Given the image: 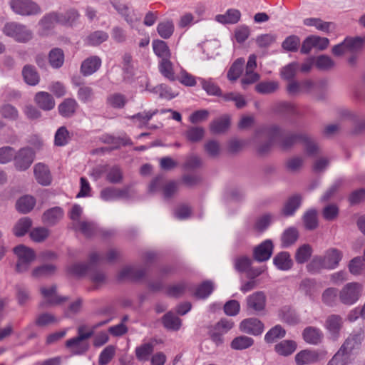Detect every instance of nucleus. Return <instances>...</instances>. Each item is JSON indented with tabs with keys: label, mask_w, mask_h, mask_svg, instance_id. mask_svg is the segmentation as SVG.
Returning <instances> with one entry per match:
<instances>
[{
	"label": "nucleus",
	"mask_w": 365,
	"mask_h": 365,
	"mask_svg": "<svg viewBox=\"0 0 365 365\" xmlns=\"http://www.w3.org/2000/svg\"><path fill=\"white\" fill-rule=\"evenodd\" d=\"M282 134V128L277 125H271L259 128L256 130L255 138L259 140L261 138H266L267 141L260 143L257 147V153L258 155L262 156L267 154L273 143L278 140V138Z\"/></svg>",
	"instance_id": "nucleus-1"
},
{
	"label": "nucleus",
	"mask_w": 365,
	"mask_h": 365,
	"mask_svg": "<svg viewBox=\"0 0 365 365\" xmlns=\"http://www.w3.org/2000/svg\"><path fill=\"white\" fill-rule=\"evenodd\" d=\"M3 34L14 39L19 43H27L30 41L34 36L32 31L26 25L11 21L4 24L2 29Z\"/></svg>",
	"instance_id": "nucleus-2"
},
{
	"label": "nucleus",
	"mask_w": 365,
	"mask_h": 365,
	"mask_svg": "<svg viewBox=\"0 0 365 365\" xmlns=\"http://www.w3.org/2000/svg\"><path fill=\"white\" fill-rule=\"evenodd\" d=\"M363 286L359 282H349L345 284L339 293L340 302L345 305L355 304L361 297Z\"/></svg>",
	"instance_id": "nucleus-3"
},
{
	"label": "nucleus",
	"mask_w": 365,
	"mask_h": 365,
	"mask_svg": "<svg viewBox=\"0 0 365 365\" xmlns=\"http://www.w3.org/2000/svg\"><path fill=\"white\" fill-rule=\"evenodd\" d=\"M14 252L18 257L16 265V272L19 273L26 272L35 259L34 251L24 245H19L14 248Z\"/></svg>",
	"instance_id": "nucleus-4"
},
{
	"label": "nucleus",
	"mask_w": 365,
	"mask_h": 365,
	"mask_svg": "<svg viewBox=\"0 0 365 365\" xmlns=\"http://www.w3.org/2000/svg\"><path fill=\"white\" fill-rule=\"evenodd\" d=\"M11 9L14 13L21 16H31L41 12L40 6L31 0H11Z\"/></svg>",
	"instance_id": "nucleus-5"
},
{
	"label": "nucleus",
	"mask_w": 365,
	"mask_h": 365,
	"mask_svg": "<svg viewBox=\"0 0 365 365\" xmlns=\"http://www.w3.org/2000/svg\"><path fill=\"white\" fill-rule=\"evenodd\" d=\"M14 166L16 170L24 171L27 170L34 160V153L32 149L29 148H24L19 150L17 153H15L14 157Z\"/></svg>",
	"instance_id": "nucleus-6"
},
{
	"label": "nucleus",
	"mask_w": 365,
	"mask_h": 365,
	"mask_svg": "<svg viewBox=\"0 0 365 365\" xmlns=\"http://www.w3.org/2000/svg\"><path fill=\"white\" fill-rule=\"evenodd\" d=\"M234 326V322L227 319H222L214 327H211L209 333L212 340L219 345L222 343V336L230 330Z\"/></svg>",
	"instance_id": "nucleus-7"
},
{
	"label": "nucleus",
	"mask_w": 365,
	"mask_h": 365,
	"mask_svg": "<svg viewBox=\"0 0 365 365\" xmlns=\"http://www.w3.org/2000/svg\"><path fill=\"white\" fill-rule=\"evenodd\" d=\"M89 338H91L90 334L77 336L76 337L67 340L66 341V346L71 349L73 355L83 354L89 349L88 342H85L84 341Z\"/></svg>",
	"instance_id": "nucleus-8"
},
{
	"label": "nucleus",
	"mask_w": 365,
	"mask_h": 365,
	"mask_svg": "<svg viewBox=\"0 0 365 365\" xmlns=\"http://www.w3.org/2000/svg\"><path fill=\"white\" fill-rule=\"evenodd\" d=\"M103 260V258L96 252H93L89 256V263H76L69 267L68 272L75 276L82 277L91 269L93 264Z\"/></svg>",
	"instance_id": "nucleus-9"
},
{
	"label": "nucleus",
	"mask_w": 365,
	"mask_h": 365,
	"mask_svg": "<svg viewBox=\"0 0 365 365\" xmlns=\"http://www.w3.org/2000/svg\"><path fill=\"white\" fill-rule=\"evenodd\" d=\"M278 139L279 147L286 150L292 148L298 142L302 143L303 139H307V133H289L283 135L282 129V134Z\"/></svg>",
	"instance_id": "nucleus-10"
},
{
	"label": "nucleus",
	"mask_w": 365,
	"mask_h": 365,
	"mask_svg": "<svg viewBox=\"0 0 365 365\" xmlns=\"http://www.w3.org/2000/svg\"><path fill=\"white\" fill-rule=\"evenodd\" d=\"M273 252V243L270 240H266L255 247L253 251L254 259L257 262L268 260Z\"/></svg>",
	"instance_id": "nucleus-11"
},
{
	"label": "nucleus",
	"mask_w": 365,
	"mask_h": 365,
	"mask_svg": "<svg viewBox=\"0 0 365 365\" xmlns=\"http://www.w3.org/2000/svg\"><path fill=\"white\" fill-rule=\"evenodd\" d=\"M41 293L46 299L45 302L40 303V307H43L46 304L56 305L63 303L67 300V297H59L56 294V287L51 286L50 288L41 287Z\"/></svg>",
	"instance_id": "nucleus-12"
},
{
	"label": "nucleus",
	"mask_w": 365,
	"mask_h": 365,
	"mask_svg": "<svg viewBox=\"0 0 365 365\" xmlns=\"http://www.w3.org/2000/svg\"><path fill=\"white\" fill-rule=\"evenodd\" d=\"M363 339L364 331L361 329L356 331H354L346 339L339 350L349 356L352 350L357 348L361 344Z\"/></svg>",
	"instance_id": "nucleus-13"
},
{
	"label": "nucleus",
	"mask_w": 365,
	"mask_h": 365,
	"mask_svg": "<svg viewBox=\"0 0 365 365\" xmlns=\"http://www.w3.org/2000/svg\"><path fill=\"white\" fill-rule=\"evenodd\" d=\"M240 329L244 333L256 336L262 334L264 325L256 318H249L241 322Z\"/></svg>",
	"instance_id": "nucleus-14"
},
{
	"label": "nucleus",
	"mask_w": 365,
	"mask_h": 365,
	"mask_svg": "<svg viewBox=\"0 0 365 365\" xmlns=\"http://www.w3.org/2000/svg\"><path fill=\"white\" fill-rule=\"evenodd\" d=\"M101 63L102 61L99 56H89L81 63L80 71L83 76H91L100 68Z\"/></svg>",
	"instance_id": "nucleus-15"
},
{
	"label": "nucleus",
	"mask_w": 365,
	"mask_h": 365,
	"mask_svg": "<svg viewBox=\"0 0 365 365\" xmlns=\"http://www.w3.org/2000/svg\"><path fill=\"white\" fill-rule=\"evenodd\" d=\"M247 309L255 312L264 310L266 296L263 292H256L247 297Z\"/></svg>",
	"instance_id": "nucleus-16"
},
{
	"label": "nucleus",
	"mask_w": 365,
	"mask_h": 365,
	"mask_svg": "<svg viewBox=\"0 0 365 365\" xmlns=\"http://www.w3.org/2000/svg\"><path fill=\"white\" fill-rule=\"evenodd\" d=\"M343 253L336 248H330L327 250L324 255L322 256L326 269H334L336 268L341 260Z\"/></svg>",
	"instance_id": "nucleus-17"
},
{
	"label": "nucleus",
	"mask_w": 365,
	"mask_h": 365,
	"mask_svg": "<svg viewBox=\"0 0 365 365\" xmlns=\"http://www.w3.org/2000/svg\"><path fill=\"white\" fill-rule=\"evenodd\" d=\"M294 360L297 365H309L319 360V354L316 350L304 349L295 355Z\"/></svg>",
	"instance_id": "nucleus-18"
},
{
	"label": "nucleus",
	"mask_w": 365,
	"mask_h": 365,
	"mask_svg": "<svg viewBox=\"0 0 365 365\" xmlns=\"http://www.w3.org/2000/svg\"><path fill=\"white\" fill-rule=\"evenodd\" d=\"M34 173L38 183L43 186L51 182V175L48 168L43 163H37L34 168Z\"/></svg>",
	"instance_id": "nucleus-19"
},
{
	"label": "nucleus",
	"mask_w": 365,
	"mask_h": 365,
	"mask_svg": "<svg viewBox=\"0 0 365 365\" xmlns=\"http://www.w3.org/2000/svg\"><path fill=\"white\" fill-rule=\"evenodd\" d=\"M145 274V271L141 268L127 266L123 267L118 274V280H138L142 279Z\"/></svg>",
	"instance_id": "nucleus-20"
},
{
	"label": "nucleus",
	"mask_w": 365,
	"mask_h": 365,
	"mask_svg": "<svg viewBox=\"0 0 365 365\" xmlns=\"http://www.w3.org/2000/svg\"><path fill=\"white\" fill-rule=\"evenodd\" d=\"M34 101L43 110H51L55 107V100L51 94L45 91L36 93Z\"/></svg>",
	"instance_id": "nucleus-21"
},
{
	"label": "nucleus",
	"mask_w": 365,
	"mask_h": 365,
	"mask_svg": "<svg viewBox=\"0 0 365 365\" xmlns=\"http://www.w3.org/2000/svg\"><path fill=\"white\" fill-rule=\"evenodd\" d=\"M280 320L289 325H295L300 322V317L297 312L290 307L285 306L278 311Z\"/></svg>",
	"instance_id": "nucleus-22"
},
{
	"label": "nucleus",
	"mask_w": 365,
	"mask_h": 365,
	"mask_svg": "<svg viewBox=\"0 0 365 365\" xmlns=\"http://www.w3.org/2000/svg\"><path fill=\"white\" fill-rule=\"evenodd\" d=\"M64 212L60 207H54L45 211L42 215V222L50 226L58 223L63 217Z\"/></svg>",
	"instance_id": "nucleus-23"
},
{
	"label": "nucleus",
	"mask_w": 365,
	"mask_h": 365,
	"mask_svg": "<svg viewBox=\"0 0 365 365\" xmlns=\"http://www.w3.org/2000/svg\"><path fill=\"white\" fill-rule=\"evenodd\" d=\"M241 12L236 9H229L224 14H217L215 19L222 24H235L240 20Z\"/></svg>",
	"instance_id": "nucleus-24"
},
{
	"label": "nucleus",
	"mask_w": 365,
	"mask_h": 365,
	"mask_svg": "<svg viewBox=\"0 0 365 365\" xmlns=\"http://www.w3.org/2000/svg\"><path fill=\"white\" fill-rule=\"evenodd\" d=\"M304 340L310 344L317 345L322 342L323 339L322 331L314 327H306L302 333Z\"/></svg>",
	"instance_id": "nucleus-25"
},
{
	"label": "nucleus",
	"mask_w": 365,
	"mask_h": 365,
	"mask_svg": "<svg viewBox=\"0 0 365 365\" xmlns=\"http://www.w3.org/2000/svg\"><path fill=\"white\" fill-rule=\"evenodd\" d=\"M78 107V104L75 99L68 98L59 104L58 110L61 116L70 118L75 114Z\"/></svg>",
	"instance_id": "nucleus-26"
},
{
	"label": "nucleus",
	"mask_w": 365,
	"mask_h": 365,
	"mask_svg": "<svg viewBox=\"0 0 365 365\" xmlns=\"http://www.w3.org/2000/svg\"><path fill=\"white\" fill-rule=\"evenodd\" d=\"M302 197L299 195H294L289 197L282 209V214L285 217L293 215L300 207Z\"/></svg>",
	"instance_id": "nucleus-27"
},
{
	"label": "nucleus",
	"mask_w": 365,
	"mask_h": 365,
	"mask_svg": "<svg viewBox=\"0 0 365 365\" xmlns=\"http://www.w3.org/2000/svg\"><path fill=\"white\" fill-rule=\"evenodd\" d=\"M230 118L229 115H225L213 120L210 125V130L213 134L225 133L230 127Z\"/></svg>",
	"instance_id": "nucleus-28"
},
{
	"label": "nucleus",
	"mask_w": 365,
	"mask_h": 365,
	"mask_svg": "<svg viewBox=\"0 0 365 365\" xmlns=\"http://www.w3.org/2000/svg\"><path fill=\"white\" fill-rule=\"evenodd\" d=\"M341 325L342 319L339 315H331L326 320V328L334 338L338 336Z\"/></svg>",
	"instance_id": "nucleus-29"
},
{
	"label": "nucleus",
	"mask_w": 365,
	"mask_h": 365,
	"mask_svg": "<svg viewBox=\"0 0 365 365\" xmlns=\"http://www.w3.org/2000/svg\"><path fill=\"white\" fill-rule=\"evenodd\" d=\"M158 113V110L155 109L154 110L149 111H143L140 113H138L132 116L130 118L133 121V123L139 128H143L148 124L150 120L153 118V115Z\"/></svg>",
	"instance_id": "nucleus-30"
},
{
	"label": "nucleus",
	"mask_w": 365,
	"mask_h": 365,
	"mask_svg": "<svg viewBox=\"0 0 365 365\" xmlns=\"http://www.w3.org/2000/svg\"><path fill=\"white\" fill-rule=\"evenodd\" d=\"M245 65V60L242 58H239L234 61L230 66L227 77L231 82L236 81L242 73Z\"/></svg>",
	"instance_id": "nucleus-31"
},
{
	"label": "nucleus",
	"mask_w": 365,
	"mask_h": 365,
	"mask_svg": "<svg viewBox=\"0 0 365 365\" xmlns=\"http://www.w3.org/2000/svg\"><path fill=\"white\" fill-rule=\"evenodd\" d=\"M36 205V199L31 195H24L20 197L16 203V209L21 213H28Z\"/></svg>",
	"instance_id": "nucleus-32"
},
{
	"label": "nucleus",
	"mask_w": 365,
	"mask_h": 365,
	"mask_svg": "<svg viewBox=\"0 0 365 365\" xmlns=\"http://www.w3.org/2000/svg\"><path fill=\"white\" fill-rule=\"evenodd\" d=\"M297 349V344L292 340H283L274 346L275 351L284 356L291 355Z\"/></svg>",
	"instance_id": "nucleus-33"
},
{
	"label": "nucleus",
	"mask_w": 365,
	"mask_h": 365,
	"mask_svg": "<svg viewBox=\"0 0 365 365\" xmlns=\"http://www.w3.org/2000/svg\"><path fill=\"white\" fill-rule=\"evenodd\" d=\"M299 237V232L297 228L290 227L286 229L281 237V242L283 247H289L294 245Z\"/></svg>",
	"instance_id": "nucleus-34"
},
{
	"label": "nucleus",
	"mask_w": 365,
	"mask_h": 365,
	"mask_svg": "<svg viewBox=\"0 0 365 365\" xmlns=\"http://www.w3.org/2000/svg\"><path fill=\"white\" fill-rule=\"evenodd\" d=\"M25 82L30 86H36L39 83L40 77L34 66L26 65L22 70Z\"/></svg>",
	"instance_id": "nucleus-35"
},
{
	"label": "nucleus",
	"mask_w": 365,
	"mask_h": 365,
	"mask_svg": "<svg viewBox=\"0 0 365 365\" xmlns=\"http://www.w3.org/2000/svg\"><path fill=\"white\" fill-rule=\"evenodd\" d=\"M274 265L281 270H288L292 266L290 255L287 252H282L277 254L273 259Z\"/></svg>",
	"instance_id": "nucleus-36"
},
{
	"label": "nucleus",
	"mask_w": 365,
	"mask_h": 365,
	"mask_svg": "<svg viewBox=\"0 0 365 365\" xmlns=\"http://www.w3.org/2000/svg\"><path fill=\"white\" fill-rule=\"evenodd\" d=\"M174 23L171 19H166L160 21L157 26L158 34L164 39L170 38L174 33Z\"/></svg>",
	"instance_id": "nucleus-37"
},
{
	"label": "nucleus",
	"mask_w": 365,
	"mask_h": 365,
	"mask_svg": "<svg viewBox=\"0 0 365 365\" xmlns=\"http://www.w3.org/2000/svg\"><path fill=\"white\" fill-rule=\"evenodd\" d=\"M73 228L75 230L80 231L86 237H91L95 235L98 231L97 225L93 222L87 220L77 222V225L73 227Z\"/></svg>",
	"instance_id": "nucleus-38"
},
{
	"label": "nucleus",
	"mask_w": 365,
	"mask_h": 365,
	"mask_svg": "<svg viewBox=\"0 0 365 365\" xmlns=\"http://www.w3.org/2000/svg\"><path fill=\"white\" fill-rule=\"evenodd\" d=\"M162 322L166 329L173 331L180 329L182 325L181 319L171 312L163 317Z\"/></svg>",
	"instance_id": "nucleus-39"
},
{
	"label": "nucleus",
	"mask_w": 365,
	"mask_h": 365,
	"mask_svg": "<svg viewBox=\"0 0 365 365\" xmlns=\"http://www.w3.org/2000/svg\"><path fill=\"white\" fill-rule=\"evenodd\" d=\"M48 61L52 68H61L64 63V53L63 50L59 48L51 49L48 53Z\"/></svg>",
	"instance_id": "nucleus-40"
},
{
	"label": "nucleus",
	"mask_w": 365,
	"mask_h": 365,
	"mask_svg": "<svg viewBox=\"0 0 365 365\" xmlns=\"http://www.w3.org/2000/svg\"><path fill=\"white\" fill-rule=\"evenodd\" d=\"M349 272L355 276L365 273V259L361 257L353 258L348 264Z\"/></svg>",
	"instance_id": "nucleus-41"
},
{
	"label": "nucleus",
	"mask_w": 365,
	"mask_h": 365,
	"mask_svg": "<svg viewBox=\"0 0 365 365\" xmlns=\"http://www.w3.org/2000/svg\"><path fill=\"white\" fill-rule=\"evenodd\" d=\"M202 89L209 96H221L222 91L220 88L211 79H205L199 78Z\"/></svg>",
	"instance_id": "nucleus-42"
},
{
	"label": "nucleus",
	"mask_w": 365,
	"mask_h": 365,
	"mask_svg": "<svg viewBox=\"0 0 365 365\" xmlns=\"http://www.w3.org/2000/svg\"><path fill=\"white\" fill-rule=\"evenodd\" d=\"M312 254V248L308 244H304L296 250L295 260L299 264H304L309 260Z\"/></svg>",
	"instance_id": "nucleus-43"
},
{
	"label": "nucleus",
	"mask_w": 365,
	"mask_h": 365,
	"mask_svg": "<svg viewBox=\"0 0 365 365\" xmlns=\"http://www.w3.org/2000/svg\"><path fill=\"white\" fill-rule=\"evenodd\" d=\"M154 346L151 343H145L135 348L136 358L141 361H145L149 359L150 356L153 352Z\"/></svg>",
	"instance_id": "nucleus-44"
},
{
	"label": "nucleus",
	"mask_w": 365,
	"mask_h": 365,
	"mask_svg": "<svg viewBox=\"0 0 365 365\" xmlns=\"http://www.w3.org/2000/svg\"><path fill=\"white\" fill-rule=\"evenodd\" d=\"M153 47L155 53L161 60L168 59L170 57V52L167 43L162 40H157L153 42Z\"/></svg>",
	"instance_id": "nucleus-45"
},
{
	"label": "nucleus",
	"mask_w": 365,
	"mask_h": 365,
	"mask_svg": "<svg viewBox=\"0 0 365 365\" xmlns=\"http://www.w3.org/2000/svg\"><path fill=\"white\" fill-rule=\"evenodd\" d=\"M186 138L192 142L196 143L200 141L205 135V129L200 126H190L185 131Z\"/></svg>",
	"instance_id": "nucleus-46"
},
{
	"label": "nucleus",
	"mask_w": 365,
	"mask_h": 365,
	"mask_svg": "<svg viewBox=\"0 0 365 365\" xmlns=\"http://www.w3.org/2000/svg\"><path fill=\"white\" fill-rule=\"evenodd\" d=\"M302 143L307 155L315 157L320 153V147L313 138L307 133V139H303Z\"/></svg>",
	"instance_id": "nucleus-47"
},
{
	"label": "nucleus",
	"mask_w": 365,
	"mask_h": 365,
	"mask_svg": "<svg viewBox=\"0 0 365 365\" xmlns=\"http://www.w3.org/2000/svg\"><path fill=\"white\" fill-rule=\"evenodd\" d=\"M304 24L308 26H314L317 29L328 33L332 23L326 22L318 18H307L304 20Z\"/></svg>",
	"instance_id": "nucleus-48"
},
{
	"label": "nucleus",
	"mask_w": 365,
	"mask_h": 365,
	"mask_svg": "<svg viewBox=\"0 0 365 365\" xmlns=\"http://www.w3.org/2000/svg\"><path fill=\"white\" fill-rule=\"evenodd\" d=\"M279 88L277 81H262L255 86V91L263 95L271 94Z\"/></svg>",
	"instance_id": "nucleus-49"
},
{
	"label": "nucleus",
	"mask_w": 365,
	"mask_h": 365,
	"mask_svg": "<svg viewBox=\"0 0 365 365\" xmlns=\"http://www.w3.org/2000/svg\"><path fill=\"white\" fill-rule=\"evenodd\" d=\"M285 334V329L281 325H276L267 332L264 340L267 343H273L276 340L283 338Z\"/></svg>",
	"instance_id": "nucleus-50"
},
{
	"label": "nucleus",
	"mask_w": 365,
	"mask_h": 365,
	"mask_svg": "<svg viewBox=\"0 0 365 365\" xmlns=\"http://www.w3.org/2000/svg\"><path fill=\"white\" fill-rule=\"evenodd\" d=\"M315 66L320 71H329L335 67V62L327 55H320L316 58Z\"/></svg>",
	"instance_id": "nucleus-51"
},
{
	"label": "nucleus",
	"mask_w": 365,
	"mask_h": 365,
	"mask_svg": "<svg viewBox=\"0 0 365 365\" xmlns=\"http://www.w3.org/2000/svg\"><path fill=\"white\" fill-rule=\"evenodd\" d=\"M32 221L29 217L21 218L14 227V233L17 237L24 236L31 227Z\"/></svg>",
	"instance_id": "nucleus-52"
},
{
	"label": "nucleus",
	"mask_w": 365,
	"mask_h": 365,
	"mask_svg": "<svg viewBox=\"0 0 365 365\" xmlns=\"http://www.w3.org/2000/svg\"><path fill=\"white\" fill-rule=\"evenodd\" d=\"M213 289V283L211 281L206 280L197 287L195 296L199 299H205L211 294Z\"/></svg>",
	"instance_id": "nucleus-53"
},
{
	"label": "nucleus",
	"mask_w": 365,
	"mask_h": 365,
	"mask_svg": "<svg viewBox=\"0 0 365 365\" xmlns=\"http://www.w3.org/2000/svg\"><path fill=\"white\" fill-rule=\"evenodd\" d=\"M108 38V34L103 31H96L90 34L86 38L88 44L98 46Z\"/></svg>",
	"instance_id": "nucleus-54"
},
{
	"label": "nucleus",
	"mask_w": 365,
	"mask_h": 365,
	"mask_svg": "<svg viewBox=\"0 0 365 365\" xmlns=\"http://www.w3.org/2000/svg\"><path fill=\"white\" fill-rule=\"evenodd\" d=\"M345 41L348 51L351 53H355L362 49L365 43V36L364 37H346Z\"/></svg>",
	"instance_id": "nucleus-55"
},
{
	"label": "nucleus",
	"mask_w": 365,
	"mask_h": 365,
	"mask_svg": "<svg viewBox=\"0 0 365 365\" xmlns=\"http://www.w3.org/2000/svg\"><path fill=\"white\" fill-rule=\"evenodd\" d=\"M254 340L249 336H240L235 338L231 342V347L235 350L245 349L251 346Z\"/></svg>",
	"instance_id": "nucleus-56"
},
{
	"label": "nucleus",
	"mask_w": 365,
	"mask_h": 365,
	"mask_svg": "<svg viewBox=\"0 0 365 365\" xmlns=\"http://www.w3.org/2000/svg\"><path fill=\"white\" fill-rule=\"evenodd\" d=\"M303 221L306 229L312 230L317 227V212L316 210H308L303 217Z\"/></svg>",
	"instance_id": "nucleus-57"
},
{
	"label": "nucleus",
	"mask_w": 365,
	"mask_h": 365,
	"mask_svg": "<svg viewBox=\"0 0 365 365\" xmlns=\"http://www.w3.org/2000/svg\"><path fill=\"white\" fill-rule=\"evenodd\" d=\"M50 235L48 229L44 227L34 228L30 232L31 239L36 242H42L47 239Z\"/></svg>",
	"instance_id": "nucleus-58"
},
{
	"label": "nucleus",
	"mask_w": 365,
	"mask_h": 365,
	"mask_svg": "<svg viewBox=\"0 0 365 365\" xmlns=\"http://www.w3.org/2000/svg\"><path fill=\"white\" fill-rule=\"evenodd\" d=\"M159 71L164 77L170 81L175 80L173 64L170 58L161 60L159 64Z\"/></svg>",
	"instance_id": "nucleus-59"
},
{
	"label": "nucleus",
	"mask_w": 365,
	"mask_h": 365,
	"mask_svg": "<svg viewBox=\"0 0 365 365\" xmlns=\"http://www.w3.org/2000/svg\"><path fill=\"white\" fill-rule=\"evenodd\" d=\"M300 45V38L295 35H291L285 38L282 43V47L287 51L295 52Z\"/></svg>",
	"instance_id": "nucleus-60"
},
{
	"label": "nucleus",
	"mask_w": 365,
	"mask_h": 365,
	"mask_svg": "<svg viewBox=\"0 0 365 365\" xmlns=\"http://www.w3.org/2000/svg\"><path fill=\"white\" fill-rule=\"evenodd\" d=\"M57 24L53 12L46 14L38 22L43 34L54 28Z\"/></svg>",
	"instance_id": "nucleus-61"
},
{
	"label": "nucleus",
	"mask_w": 365,
	"mask_h": 365,
	"mask_svg": "<svg viewBox=\"0 0 365 365\" xmlns=\"http://www.w3.org/2000/svg\"><path fill=\"white\" fill-rule=\"evenodd\" d=\"M69 133L65 126L60 127L56 132L54 144L56 146H64L68 143Z\"/></svg>",
	"instance_id": "nucleus-62"
},
{
	"label": "nucleus",
	"mask_w": 365,
	"mask_h": 365,
	"mask_svg": "<svg viewBox=\"0 0 365 365\" xmlns=\"http://www.w3.org/2000/svg\"><path fill=\"white\" fill-rule=\"evenodd\" d=\"M273 216L270 213H266L259 217L255 223V229L258 232H263L271 224Z\"/></svg>",
	"instance_id": "nucleus-63"
},
{
	"label": "nucleus",
	"mask_w": 365,
	"mask_h": 365,
	"mask_svg": "<svg viewBox=\"0 0 365 365\" xmlns=\"http://www.w3.org/2000/svg\"><path fill=\"white\" fill-rule=\"evenodd\" d=\"M115 353V347L113 345L106 346L100 354L98 359L99 365H107L113 358Z\"/></svg>",
	"instance_id": "nucleus-64"
}]
</instances>
